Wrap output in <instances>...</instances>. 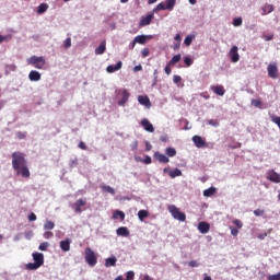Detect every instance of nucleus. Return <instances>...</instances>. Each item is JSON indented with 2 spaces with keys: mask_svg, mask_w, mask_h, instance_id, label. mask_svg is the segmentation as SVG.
<instances>
[{
  "mask_svg": "<svg viewBox=\"0 0 280 280\" xmlns=\"http://www.w3.org/2000/svg\"><path fill=\"white\" fill-rule=\"evenodd\" d=\"M12 167L16 172V176H22V178H30V167L27 166V160H25V153L13 152L12 153Z\"/></svg>",
  "mask_w": 280,
  "mask_h": 280,
  "instance_id": "f257e3e1",
  "label": "nucleus"
},
{
  "mask_svg": "<svg viewBox=\"0 0 280 280\" xmlns=\"http://www.w3.org/2000/svg\"><path fill=\"white\" fill-rule=\"evenodd\" d=\"M34 262L26 264V270H38L40 266L45 264V255L43 253L35 252L32 254Z\"/></svg>",
  "mask_w": 280,
  "mask_h": 280,
  "instance_id": "f03ea898",
  "label": "nucleus"
},
{
  "mask_svg": "<svg viewBox=\"0 0 280 280\" xmlns=\"http://www.w3.org/2000/svg\"><path fill=\"white\" fill-rule=\"evenodd\" d=\"M168 212L174 218V220H178V222H185L187 220V215L185 212H180V209L176 207L175 205H171L167 207Z\"/></svg>",
  "mask_w": 280,
  "mask_h": 280,
  "instance_id": "7ed1b4c3",
  "label": "nucleus"
},
{
  "mask_svg": "<svg viewBox=\"0 0 280 280\" xmlns=\"http://www.w3.org/2000/svg\"><path fill=\"white\" fill-rule=\"evenodd\" d=\"M27 63L32 65L35 69H45V65H47V61L45 60V57H36L32 56L27 59Z\"/></svg>",
  "mask_w": 280,
  "mask_h": 280,
  "instance_id": "20e7f679",
  "label": "nucleus"
},
{
  "mask_svg": "<svg viewBox=\"0 0 280 280\" xmlns=\"http://www.w3.org/2000/svg\"><path fill=\"white\" fill-rule=\"evenodd\" d=\"M84 255H85V261L89 266L93 267L97 265V255H95V252H93L91 247L85 248Z\"/></svg>",
  "mask_w": 280,
  "mask_h": 280,
  "instance_id": "39448f33",
  "label": "nucleus"
},
{
  "mask_svg": "<svg viewBox=\"0 0 280 280\" xmlns=\"http://www.w3.org/2000/svg\"><path fill=\"white\" fill-rule=\"evenodd\" d=\"M268 75L272 80H277L279 78V68L277 63H269L267 67Z\"/></svg>",
  "mask_w": 280,
  "mask_h": 280,
  "instance_id": "423d86ee",
  "label": "nucleus"
},
{
  "mask_svg": "<svg viewBox=\"0 0 280 280\" xmlns=\"http://www.w3.org/2000/svg\"><path fill=\"white\" fill-rule=\"evenodd\" d=\"M267 179L271 183H280V174L275 170H270L267 172Z\"/></svg>",
  "mask_w": 280,
  "mask_h": 280,
  "instance_id": "0eeeda50",
  "label": "nucleus"
},
{
  "mask_svg": "<svg viewBox=\"0 0 280 280\" xmlns=\"http://www.w3.org/2000/svg\"><path fill=\"white\" fill-rule=\"evenodd\" d=\"M240 48L237 46H233L230 50V58L232 62H240Z\"/></svg>",
  "mask_w": 280,
  "mask_h": 280,
  "instance_id": "6e6552de",
  "label": "nucleus"
},
{
  "mask_svg": "<svg viewBox=\"0 0 280 280\" xmlns=\"http://www.w3.org/2000/svg\"><path fill=\"white\" fill-rule=\"evenodd\" d=\"M138 102L141 104V106H145V108L152 107V102H150V97H148V95H139Z\"/></svg>",
  "mask_w": 280,
  "mask_h": 280,
  "instance_id": "1a4fd4ad",
  "label": "nucleus"
},
{
  "mask_svg": "<svg viewBox=\"0 0 280 280\" xmlns=\"http://www.w3.org/2000/svg\"><path fill=\"white\" fill-rule=\"evenodd\" d=\"M192 143L196 145V148H207V141H205V139H202L200 136H194Z\"/></svg>",
  "mask_w": 280,
  "mask_h": 280,
  "instance_id": "9d476101",
  "label": "nucleus"
},
{
  "mask_svg": "<svg viewBox=\"0 0 280 280\" xmlns=\"http://www.w3.org/2000/svg\"><path fill=\"white\" fill-rule=\"evenodd\" d=\"M154 20V13H150L147 16L142 18L139 23V27H145V25H150Z\"/></svg>",
  "mask_w": 280,
  "mask_h": 280,
  "instance_id": "9b49d317",
  "label": "nucleus"
},
{
  "mask_svg": "<svg viewBox=\"0 0 280 280\" xmlns=\"http://www.w3.org/2000/svg\"><path fill=\"white\" fill-rule=\"evenodd\" d=\"M140 125L142 126V128H144L147 132H154V125H152V122H150L148 118H143Z\"/></svg>",
  "mask_w": 280,
  "mask_h": 280,
  "instance_id": "f8f14e48",
  "label": "nucleus"
},
{
  "mask_svg": "<svg viewBox=\"0 0 280 280\" xmlns=\"http://www.w3.org/2000/svg\"><path fill=\"white\" fill-rule=\"evenodd\" d=\"M153 159H155V161H159V163H168L170 162V158H167V155L156 151L153 154Z\"/></svg>",
  "mask_w": 280,
  "mask_h": 280,
  "instance_id": "ddd939ff",
  "label": "nucleus"
},
{
  "mask_svg": "<svg viewBox=\"0 0 280 280\" xmlns=\"http://www.w3.org/2000/svg\"><path fill=\"white\" fill-rule=\"evenodd\" d=\"M85 205H86L85 199H79L72 205V207H73L75 213H82V207H84Z\"/></svg>",
  "mask_w": 280,
  "mask_h": 280,
  "instance_id": "4468645a",
  "label": "nucleus"
},
{
  "mask_svg": "<svg viewBox=\"0 0 280 280\" xmlns=\"http://www.w3.org/2000/svg\"><path fill=\"white\" fill-rule=\"evenodd\" d=\"M60 248L63 253H69L71 250V238H66L60 242Z\"/></svg>",
  "mask_w": 280,
  "mask_h": 280,
  "instance_id": "2eb2a0df",
  "label": "nucleus"
},
{
  "mask_svg": "<svg viewBox=\"0 0 280 280\" xmlns=\"http://www.w3.org/2000/svg\"><path fill=\"white\" fill-rule=\"evenodd\" d=\"M210 91H213L215 95H220V97H222L224 93H226L223 85H211Z\"/></svg>",
  "mask_w": 280,
  "mask_h": 280,
  "instance_id": "dca6fc26",
  "label": "nucleus"
},
{
  "mask_svg": "<svg viewBox=\"0 0 280 280\" xmlns=\"http://www.w3.org/2000/svg\"><path fill=\"white\" fill-rule=\"evenodd\" d=\"M28 79L31 80V82H38V81H40V72H38L36 70H32L28 73Z\"/></svg>",
  "mask_w": 280,
  "mask_h": 280,
  "instance_id": "f3484780",
  "label": "nucleus"
},
{
  "mask_svg": "<svg viewBox=\"0 0 280 280\" xmlns=\"http://www.w3.org/2000/svg\"><path fill=\"white\" fill-rule=\"evenodd\" d=\"M124 67V63L121 61H118L115 66H108L106 68L107 73H115V71H119Z\"/></svg>",
  "mask_w": 280,
  "mask_h": 280,
  "instance_id": "a211bd4d",
  "label": "nucleus"
},
{
  "mask_svg": "<svg viewBox=\"0 0 280 280\" xmlns=\"http://www.w3.org/2000/svg\"><path fill=\"white\" fill-rule=\"evenodd\" d=\"M261 16H266V14H270L272 12H275V5L272 4H265L262 8H261Z\"/></svg>",
  "mask_w": 280,
  "mask_h": 280,
  "instance_id": "6ab92c4d",
  "label": "nucleus"
},
{
  "mask_svg": "<svg viewBox=\"0 0 280 280\" xmlns=\"http://www.w3.org/2000/svg\"><path fill=\"white\" fill-rule=\"evenodd\" d=\"M116 233L120 237H128V235H130V231L126 226L118 228Z\"/></svg>",
  "mask_w": 280,
  "mask_h": 280,
  "instance_id": "aec40b11",
  "label": "nucleus"
},
{
  "mask_svg": "<svg viewBox=\"0 0 280 280\" xmlns=\"http://www.w3.org/2000/svg\"><path fill=\"white\" fill-rule=\"evenodd\" d=\"M209 229H211V225H209V223L207 222H200L198 224V230L200 231V233H202L203 235L207 234V232L209 231Z\"/></svg>",
  "mask_w": 280,
  "mask_h": 280,
  "instance_id": "412c9836",
  "label": "nucleus"
},
{
  "mask_svg": "<svg viewBox=\"0 0 280 280\" xmlns=\"http://www.w3.org/2000/svg\"><path fill=\"white\" fill-rule=\"evenodd\" d=\"M116 264H117V257H115V256H112V257L105 259V268L114 267V266H116Z\"/></svg>",
  "mask_w": 280,
  "mask_h": 280,
  "instance_id": "4be33fe9",
  "label": "nucleus"
},
{
  "mask_svg": "<svg viewBox=\"0 0 280 280\" xmlns=\"http://www.w3.org/2000/svg\"><path fill=\"white\" fill-rule=\"evenodd\" d=\"M113 219L114 220H121V221H124V220H126V213H124V211H121V210H116L114 213H113Z\"/></svg>",
  "mask_w": 280,
  "mask_h": 280,
  "instance_id": "5701e85b",
  "label": "nucleus"
},
{
  "mask_svg": "<svg viewBox=\"0 0 280 280\" xmlns=\"http://www.w3.org/2000/svg\"><path fill=\"white\" fill-rule=\"evenodd\" d=\"M106 51V42H102L100 46L95 49L96 56H102Z\"/></svg>",
  "mask_w": 280,
  "mask_h": 280,
  "instance_id": "b1692460",
  "label": "nucleus"
},
{
  "mask_svg": "<svg viewBox=\"0 0 280 280\" xmlns=\"http://www.w3.org/2000/svg\"><path fill=\"white\" fill-rule=\"evenodd\" d=\"M170 178H177L178 176H183V171L179 168H174L172 171H168Z\"/></svg>",
  "mask_w": 280,
  "mask_h": 280,
  "instance_id": "393cba45",
  "label": "nucleus"
},
{
  "mask_svg": "<svg viewBox=\"0 0 280 280\" xmlns=\"http://www.w3.org/2000/svg\"><path fill=\"white\" fill-rule=\"evenodd\" d=\"M218 191V189L215 187H210L206 190H203V196L206 198H211V196H214V194Z\"/></svg>",
  "mask_w": 280,
  "mask_h": 280,
  "instance_id": "a878e982",
  "label": "nucleus"
},
{
  "mask_svg": "<svg viewBox=\"0 0 280 280\" xmlns=\"http://www.w3.org/2000/svg\"><path fill=\"white\" fill-rule=\"evenodd\" d=\"M102 191L105 194H110L112 196H115V188L107 186V185H102L101 186Z\"/></svg>",
  "mask_w": 280,
  "mask_h": 280,
  "instance_id": "bb28decb",
  "label": "nucleus"
},
{
  "mask_svg": "<svg viewBox=\"0 0 280 280\" xmlns=\"http://www.w3.org/2000/svg\"><path fill=\"white\" fill-rule=\"evenodd\" d=\"M49 10V4L47 3H42L39 4V7L37 8V14H45V12Z\"/></svg>",
  "mask_w": 280,
  "mask_h": 280,
  "instance_id": "cd10ccee",
  "label": "nucleus"
},
{
  "mask_svg": "<svg viewBox=\"0 0 280 280\" xmlns=\"http://www.w3.org/2000/svg\"><path fill=\"white\" fill-rule=\"evenodd\" d=\"M130 97V93H128V90L122 91V98L119 101V105L126 104L128 102V98Z\"/></svg>",
  "mask_w": 280,
  "mask_h": 280,
  "instance_id": "c85d7f7f",
  "label": "nucleus"
},
{
  "mask_svg": "<svg viewBox=\"0 0 280 280\" xmlns=\"http://www.w3.org/2000/svg\"><path fill=\"white\" fill-rule=\"evenodd\" d=\"M56 223L54 221H46L44 223V231H54Z\"/></svg>",
  "mask_w": 280,
  "mask_h": 280,
  "instance_id": "c756f323",
  "label": "nucleus"
},
{
  "mask_svg": "<svg viewBox=\"0 0 280 280\" xmlns=\"http://www.w3.org/2000/svg\"><path fill=\"white\" fill-rule=\"evenodd\" d=\"M149 215H150V212H148V210L138 211V218H139L140 222H143V220L145 218H148Z\"/></svg>",
  "mask_w": 280,
  "mask_h": 280,
  "instance_id": "7c9ffc66",
  "label": "nucleus"
},
{
  "mask_svg": "<svg viewBox=\"0 0 280 280\" xmlns=\"http://www.w3.org/2000/svg\"><path fill=\"white\" fill-rule=\"evenodd\" d=\"M180 58H182L180 54L173 56L172 59L168 61V65L173 67L174 65H178V62H180Z\"/></svg>",
  "mask_w": 280,
  "mask_h": 280,
  "instance_id": "2f4dec72",
  "label": "nucleus"
},
{
  "mask_svg": "<svg viewBox=\"0 0 280 280\" xmlns=\"http://www.w3.org/2000/svg\"><path fill=\"white\" fill-rule=\"evenodd\" d=\"M136 43H138L139 45H145V42L148 40V36L145 35H138L135 37Z\"/></svg>",
  "mask_w": 280,
  "mask_h": 280,
  "instance_id": "473e14b6",
  "label": "nucleus"
},
{
  "mask_svg": "<svg viewBox=\"0 0 280 280\" xmlns=\"http://www.w3.org/2000/svg\"><path fill=\"white\" fill-rule=\"evenodd\" d=\"M164 5L166 7V10H174V7L176 5V0H166Z\"/></svg>",
  "mask_w": 280,
  "mask_h": 280,
  "instance_id": "72a5a7b5",
  "label": "nucleus"
},
{
  "mask_svg": "<svg viewBox=\"0 0 280 280\" xmlns=\"http://www.w3.org/2000/svg\"><path fill=\"white\" fill-rule=\"evenodd\" d=\"M166 156L174 158L176 155V149L168 147L165 150Z\"/></svg>",
  "mask_w": 280,
  "mask_h": 280,
  "instance_id": "f704fd0d",
  "label": "nucleus"
},
{
  "mask_svg": "<svg viewBox=\"0 0 280 280\" xmlns=\"http://www.w3.org/2000/svg\"><path fill=\"white\" fill-rule=\"evenodd\" d=\"M48 248H49V242H43L38 246V250H43V252L47 250Z\"/></svg>",
  "mask_w": 280,
  "mask_h": 280,
  "instance_id": "c9c22d12",
  "label": "nucleus"
},
{
  "mask_svg": "<svg viewBox=\"0 0 280 280\" xmlns=\"http://www.w3.org/2000/svg\"><path fill=\"white\" fill-rule=\"evenodd\" d=\"M194 42V35H188L185 37L184 44L189 47V45H191V43Z\"/></svg>",
  "mask_w": 280,
  "mask_h": 280,
  "instance_id": "e433bc0d",
  "label": "nucleus"
},
{
  "mask_svg": "<svg viewBox=\"0 0 280 280\" xmlns=\"http://www.w3.org/2000/svg\"><path fill=\"white\" fill-rule=\"evenodd\" d=\"M208 126H212L213 128H218L220 126V121L218 119L208 120Z\"/></svg>",
  "mask_w": 280,
  "mask_h": 280,
  "instance_id": "4c0bfd02",
  "label": "nucleus"
},
{
  "mask_svg": "<svg viewBox=\"0 0 280 280\" xmlns=\"http://www.w3.org/2000/svg\"><path fill=\"white\" fill-rule=\"evenodd\" d=\"M265 213L266 211L261 209L254 210V215H256V218H261Z\"/></svg>",
  "mask_w": 280,
  "mask_h": 280,
  "instance_id": "58836bf2",
  "label": "nucleus"
},
{
  "mask_svg": "<svg viewBox=\"0 0 280 280\" xmlns=\"http://www.w3.org/2000/svg\"><path fill=\"white\" fill-rule=\"evenodd\" d=\"M44 240H51V237H54V232L50 231H46L43 234Z\"/></svg>",
  "mask_w": 280,
  "mask_h": 280,
  "instance_id": "ea45409f",
  "label": "nucleus"
},
{
  "mask_svg": "<svg viewBox=\"0 0 280 280\" xmlns=\"http://www.w3.org/2000/svg\"><path fill=\"white\" fill-rule=\"evenodd\" d=\"M184 62H185L186 67H191L194 65V60L189 57H185Z\"/></svg>",
  "mask_w": 280,
  "mask_h": 280,
  "instance_id": "a19ab883",
  "label": "nucleus"
},
{
  "mask_svg": "<svg viewBox=\"0 0 280 280\" xmlns=\"http://www.w3.org/2000/svg\"><path fill=\"white\" fill-rule=\"evenodd\" d=\"M173 82L174 84H180V82H183V78H180V75L175 74L173 77Z\"/></svg>",
  "mask_w": 280,
  "mask_h": 280,
  "instance_id": "79ce46f5",
  "label": "nucleus"
},
{
  "mask_svg": "<svg viewBox=\"0 0 280 280\" xmlns=\"http://www.w3.org/2000/svg\"><path fill=\"white\" fill-rule=\"evenodd\" d=\"M126 280H135V271H127Z\"/></svg>",
  "mask_w": 280,
  "mask_h": 280,
  "instance_id": "37998d69",
  "label": "nucleus"
},
{
  "mask_svg": "<svg viewBox=\"0 0 280 280\" xmlns=\"http://www.w3.org/2000/svg\"><path fill=\"white\" fill-rule=\"evenodd\" d=\"M234 27H240L242 25V18H236L233 20Z\"/></svg>",
  "mask_w": 280,
  "mask_h": 280,
  "instance_id": "c03bdc74",
  "label": "nucleus"
},
{
  "mask_svg": "<svg viewBox=\"0 0 280 280\" xmlns=\"http://www.w3.org/2000/svg\"><path fill=\"white\" fill-rule=\"evenodd\" d=\"M159 70H154L153 75H154V81L152 86H156V83L159 82Z\"/></svg>",
  "mask_w": 280,
  "mask_h": 280,
  "instance_id": "a18cd8bd",
  "label": "nucleus"
},
{
  "mask_svg": "<svg viewBox=\"0 0 280 280\" xmlns=\"http://www.w3.org/2000/svg\"><path fill=\"white\" fill-rule=\"evenodd\" d=\"M252 106L259 108L261 106V101L259 100H252Z\"/></svg>",
  "mask_w": 280,
  "mask_h": 280,
  "instance_id": "49530a36",
  "label": "nucleus"
},
{
  "mask_svg": "<svg viewBox=\"0 0 280 280\" xmlns=\"http://www.w3.org/2000/svg\"><path fill=\"white\" fill-rule=\"evenodd\" d=\"M16 137L19 138V139H25V137H27V132H23V131H18L16 132Z\"/></svg>",
  "mask_w": 280,
  "mask_h": 280,
  "instance_id": "de8ad7c7",
  "label": "nucleus"
},
{
  "mask_svg": "<svg viewBox=\"0 0 280 280\" xmlns=\"http://www.w3.org/2000/svg\"><path fill=\"white\" fill-rule=\"evenodd\" d=\"M5 71H7V73H9V71H16V66H14V65H8V66L5 67Z\"/></svg>",
  "mask_w": 280,
  "mask_h": 280,
  "instance_id": "09e8293b",
  "label": "nucleus"
},
{
  "mask_svg": "<svg viewBox=\"0 0 280 280\" xmlns=\"http://www.w3.org/2000/svg\"><path fill=\"white\" fill-rule=\"evenodd\" d=\"M160 141H162V143H167L170 141V136L167 135L161 136Z\"/></svg>",
  "mask_w": 280,
  "mask_h": 280,
  "instance_id": "8fccbe9b",
  "label": "nucleus"
},
{
  "mask_svg": "<svg viewBox=\"0 0 280 280\" xmlns=\"http://www.w3.org/2000/svg\"><path fill=\"white\" fill-rule=\"evenodd\" d=\"M231 229V235H233V237H237V235L240 234V230H237L236 228H230Z\"/></svg>",
  "mask_w": 280,
  "mask_h": 280,
  "instance_id": "3c124183",
  "label": "nucleus"
},
{
  "mask_svg": "<svg viewBox=\"0 0 280 280\" xmlns=\"http://www.w3.org/2000/svg\"><path fill=\"white\" fill-rule=\"evenodd\" d=\"M233 224H235V226H237V229H242L244 226V224L242 223V221H240V219L234 220Z\"/></svg>",
  "mask_w": 280,
  "mask_h": 280,
  "instance_id": "603ef678",
  "label": "nucleus"
},
{
  "mask_svg": "<svg viewBox=\"0 0 280 280\" xmlns=\"http://www.w3.org/2000/svg\"><path fill=\"white\" fill-rule=\"evenodd\" d=\"M164 71L166 73V75H171L172 74V65H167L165 68H164Z\"/></svg>",
  "mask_w": 280,
  "mask_h": 280,
  "instance_id": "864d4df0",
  "label": "nucleus"
},
{
  "mask_svg": "<svg viewBox=\"0 0 280 280\" xmlns=\"http://www.w3.org/2000/svg\"><path fill=\"white\" fill-rule=\"evenodd\" d=\"M142 58H148V56H150V49L144 48L141 51Z\"/></svg>",
  "mask_w": 280,
  "mask_h": 280,
  "instance_id": "5fc2aeb1",
  "label": "nucleus"
},
{
  "mask_svg": "<svg viewBox=\"0 0 280 280\" xmlns=\"http://www.w3.org/2000/svg\"><path fill=\"white\" fill-rule=\"evenodd\" d=\"M142 163H144L145 165H150L152 163V158H150L149 155H147L144 158V160H142Z\"/></svg>",
  "mask_w": 280,
  "mask_h": 280,
  "instance_id": "6e6d98bb",
  "label": "nucleus"
},
{
  "mask_svg": "<svg viewBox=\"0 0 280 280\" xmlns=\"http://www.w3.org/2000/svg\"><path fill=\"white\" fill-rule=\"evenodd\" d=\"M28 222H36V214L34 212L28 214Z\"/></svg>",
  "mask_w": 280,
  "mask_h": 280,
  "instance_id": "4d7b16f0",
  "label": "nucleus"
},
{
  "mask_svg": "<svg viewBox=\"0 0 280 280\" xmlns=\"http://www.w3.org/2000/svg\"><path fill=\"white\" fill-rule=\"evenodd\" d=\"M188 266H189L190 268H198L199 264H198V261H196V260H190V261L188 262Z\"/></svg>",
  "mask_w": 280,
  "mask_h": 280,
  "instance_id": "13d9d810",
  "label": "nucleus"
},
{
  "mask_svg": "<svg viewBox=\"0 0 280 280\" xmlns=\"http://www.w3.org/2000/svg\"><path fill=\"white\" fill-rule=\"evenodd\" d=\"M69 47H71V37H68V38L65 40V49H69Z\"/></svg>",
  "mask_w": 280,
  "mask_h": 280,
  "instance_id": "bf43d9fd",
  "label": "nucleus"
},
{
  "mask_svg": "<svg viewBox=\"0 0 280 280\" xmlns=\"http://www.w3.org/2000/svg\"><path fill=\"white\" fill-rule=\"evenodd\" d=\"M156 10H167V8L165 7V3L161 2L156 5Z\"/></svg>",
  "mask_w": 280,
  "mask_h": 280,
  "instance_id": "052dcab7",
  "label": "nucleus"
},
{
  "mask_svg": "<svg viewBox=\"0 0 280 280\" xmlns=\"http://www.w3.org/2000/svg\"><path fill=\"white\" fill-rule=\"evenodd\" d=\"M70 167H78V159L70 161Z\"/></svg>",
  "mask_w": 280,
  "mask_h": 280,
  "instance_id": "680f3d73",
  "label": "nucleus"
},
{
  "mask_svg": "<svg viewBox=\"0 0 280 280\" xmlns=\"http://www.w3.org/2000/svg\"><path fill=\"white\" fill-rule=\"evenodd\" d=\"M78 147L80 150H86V143H84V141L79 142Z\"/></svg>",
  "mask_w": 280,
  "mask_h": 280,
  "instance_id": "e2e57ef3",
  "label": "nucleus"
},
{
  "mask_svg": "<svg viewBox=\"0 0 280 280\" xmlns=\"http://www.w3.org/2000/svg\"><path fill=\"white\" fill-rule=\"evenodd\" d=\"M275 38V35L273 34H270V35H265L264 36V40H272Z\"/></svg>",
  "mask_w": 280,
  "mask_h": 280,
  "instance_id": "0e129e2a",
  "label": "nucleus"
},
{
  "mask_svg": "<svg viewBox=\"0 0 280 280\" xmlns=\"http://www.w3.org/2000/svg\"><path fill=\"white\" fill-rule=\"evenodd\" d=\"M266 237H268V233H261V234H258V240H266Z\"/></svg>",
  "mask_w": 280,
  "mask_h": 280,
  "instance_id": "69168bd1",
  "label": "nucleus"
},
{
  "mask_svg": "<svg viewBox=\"0 0 280 280\" xmlns=\"http://www.w3.org/2000/svg\"><path fill=\"white\" fill-rule=\"evenodd\" d=\"M152 150V144L150 142H145V151L150 152Z\"/></svg>",
  "mask_w": 280,
  "mask_h": 280,
  "instance_id": "338daca9",
  "label": "nucleus"
},
{
  "mask_svg": "<svg viewBox=\"0 0 280 280\" xmlns=\"http://www.w3.org/2000/svg\"><path fill=\"white\" fill-rule=\"evenodd\" d=\"M174 38H175V40H177V43H179V44H180V40H183V38L180 37V34H176Z\"/></svg>",
  "mask_w": 280,
  "mask_h": 280,
  "instance_id": "774afa93",
  "label": "nucleus"
}]
</instances>
